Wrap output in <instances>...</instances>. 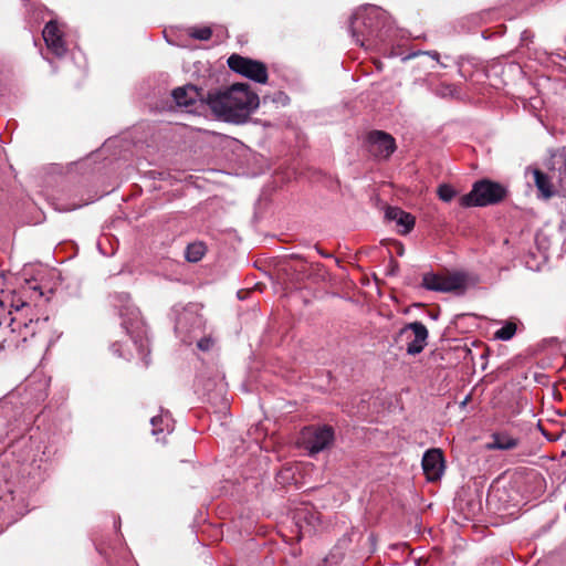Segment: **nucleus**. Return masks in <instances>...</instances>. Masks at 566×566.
<instances>
[{"label":"nucleus","instance_id":"1","mask_svg":"<svg viewBox=\"0 0 566 566\" xmlns=\"http://www.w3.org/2000/svg\"><path fill=\"white\" fill-rule=\"evenodd\" d=\"M259 96L249 84L235 83L227 90L208 96V105L216 116L235 124L247 120L259 106Z\"/></svg>","mask_w":566,"mask_h":566},{"label":"nucleus","instance_id":"2","mask_svg":"<svg viewBox=\"0 0 566 566\" xmlns=\"http://www.w3.org/2000/svg\"><path fill=\"white\" fill-rule=\"evenodd\" d=\"M506 190L497 182L481 180L473 185L472 190L460 198L462 207H483L501 201Z\"/></svg>","mask_w":566,"mask_h":566},{"label":"nucleus","instance_id":"3","mask_svg":"<svg viewBox=\"0 0 566 566\" xmlns=\"http://www.w3.org/2000/svg\"><path fill=\"white\" fill-rule=\"evenodd\" d=\"M120 316L123 318V326L133 338L140 358L145 359L148 354V340L139 310L133 304H125L120 311Z\"/></svg>","mask_w":566,"mask_h":566},{"label":"nucleus","instance_id":"4","mask_svg":"<svg viewBox=\"0 0 566 566\" xmlns=\"http://www.w3.org/2000/svg\"><path fill=\"white\" fill-rule=\"evenodd\" d=\"M228 65L235 73L256 83L265 84L268 82V67L260 61L232 54L228 59Z\"/></svg>","mask_w":566,"mask_h":566},{"label":"nucleus","instance_id":"5","mask_svg":"<svg viewBox=\"0 0 566 566\" xmlns=\"http://www.w3.org/2000/svg\"><path fill=\"white\" fill-rule=\"evenodd\" d=\"M422 286L427 290L442 293L462 292L467 287V277L462 273L448 275L426 273L422 277Z\"/></svg>","mask_w":566,"mask_h":566},{"label":"nucleus","instance_id":"6","mask_svg":"<svg viewBox=\"0 0 566 566\" xmlns=\"http://www.w3.org/2000/svg\"><path fill=\"white\" fill-rule=\"evenodd\" d=\"M398 338L406 342L407 354L415 356L426 347L428 329L421 322L409 323L399 331Z\"/></svg>","mask_w":566,"mask_h":566},{"label":"nucleus","instance_id":"7","mask_svg":"<svg viewBox=\"0 0 566 566\" xmlns=\"http://www.w3.org/2000/svg\"><path fill=\"white\" fill-rule=\"evenodd\" d=\"M334 438L331 427L305 428L301 432L302 444L310 453H317L328 447Z\"/></svg>","mask_w":566,"mask_h":566},{"label":"nucleus","instance_id":"8","mask_svg":"<svg viewBox=\"0 0 566 566\" xmlns=\"http://www.w3.org/2000/svg\"><path fill=\"white\" fill-rule=\"evenodd\" d=\"M422 469L428 481L441 479L444 472V459L440 449L428 450L422 458Z\"/></svg>","mask_w":566,"mask_h":566},{"label":"nucleus","instance_id":"9","mask_svg":"<svg viewBox=\"0 0 566 566\" xmlns=\"http://www.w3.org/2000/svg\"><path fill=\"white\" fill-rule=\"evenodd\" d=\"M396 149L395 139L384 133L374 132L369 136V151L379 158H388Z\"/></svg>","mask_w":566,"mask_h":566},{"label":"nucleus","instance_id":"10","mask_svg":"<svg viewBox=\"0 0 566 566\" xmlns=\"http://www.w3.org/2000/svg\"><path fill=\"white\" fill-rule=\"evenodd\" d=\"M43 39L46 43V46L56 56H62L65 54L66 48L62 39V32L55 22L50 21L46 23L43 30Z\"/></svg>","mask_w":566,"mask_h":566},{"label":"nucleus","instance_id":"11","mask_svg":"<svg viewBox=\"0 0 566 566\" xmlns=\"http://www.w3.org/2000/svg\"><path fill=\"white\" fill-rule=\"evenodd\" d=\"M526 174H531L533 182L538 191L537 197L543 200L553 198L557 190L552 182V179L537 168H527Z\"/></svg>","mask_w":566,"mask_h":566},{"label":"nucleus","instance_id":"12","mask_svg":"<svg viewBox=\"0 0 566 566\" xmlns=\"http://www.w3.org/2000/svg\"><path fill=\"white\" fill-rule=\"evenodd\" d=\"M385 217L389 221L396 222L401 229L398 230L401 234L409 233L415 227V217L397 207H388Z\"/></svg>","mask_w":566,"mask_h":566},{"label":"nucleus","instance_id":"13","mask_svg":"<svg viewBox=\"0 0 566 566\" xmlns=\"http://www.w3.org/2000/svg\"><path fill=\"white\" fill-rule=\"evenodd\" d=\"M172 97L178 106L189 107L201 98V93L196 86L187 85L174 90Z\"/></svg>","mask_w":566,"mask_h":566},{"label":"nucleus","instance_id":"14","mask_svg":"<svg viewBox=\"0 0 566 566\" xmlns=\"http://www.w3.org/2000/svg\"><path fill=\"white\" fill-rule=\"evenodd\" d=\"M14 311H10L9 314L11 315V322L10 326L13 332H21L22 327L28 328L29 323L25 322L22 317V312L30 310V305L25 302L18 301L17 303H13L11 305Z\"/></svg>","mask_w":566,"mask_h":566},{"label":"nucleus","instance_id":"15","mask_svg":"<svg viewBox=\"0 0 566 566\" xmlns=\"http://www.w3.org/2000/svg\"><path fill=\"white\" fill-rule=\"evenodd\" d=\"M517 446V440L506 433H494L488 449L511 450Z\"/></svg>","mask_w":566,"mask_h":566},{"label":"nucleus","instance_id":"16","mask_svg":"<svg viewBox=\"0 0 566 566\" xmlns=\"http://www.w3.org/2000/svg\"><path fill=\"white\" fill-rule=\"evenodd\" d=\"M206 253V247L202 242H195L187 247L186 259L189 262H198L202 259Z\"/></svg>","mask_w":566,"mask_h":566},{"label":"nucleus","instance_id":"17","mask_svg":"<svg viewBox=\"0 0 566 566\" xmlns=\"http://www.w3.org/2000/svg\"><path fill=\"white\" fill-rule=\"evenodd\" d=\"M516 332V325L514 323H507L499 331L495 332V338L502 340L511 339Z\"/></svg>","mask_w":566,"mask_h":566},{"label":"nucleus","instance_id":"18","mask_svg":"<svg viewBox=\"0 0 566 566\" xmlns=\"http://www.w3.org/2000/svg\"><path fill=\"white\" fill-rule=\"evenodd\" d=\"M455 193V190L449 185H441L438 188V196L444 202L451 201Z\"/></svg>","mask_w":566,"mask_h":566},{"label":"nucleus","instance_id":"19","mask_svg":"<svg viewBox=\"0 0 566 566\" xmlns=\"http://www.w3.org/2000/svg\"><path fill=\"white\" fill-rule=\"evenodd\" d=\"M211 34H212V31L208 27L197 28L190 32V35L192 38L198 39V40H203V41L209 40L211 38Z\"/></svg>","mask_w":566,"mask_h":566},{"label":"nucleus","instance_id":"20","mask_svg":"<svg viewBox=\"0 0 566 566\" xmlns=\"http://www.w3.org/2000/svg\"><path fill=\"white\" fill-rule=\"evenodd\" d=\"M150 422H151V426L154 427V429H153L154 434H157L158 432L163 431V429H157V426L159 423L164 422V418L161 416L153 417Z\"/></svg>","mask_w":566,"mask_h":566},{"label":"nucleus","instance_id":"21","mask_svg":"<svg viewBox=\"0 0 566 566\" xmlns=\"http://www.w3.org/2000/svg\"><path fill=\"white\" fill-rule=\"evenodd\" d=\"M212 346V342L211 339L209 338H206V339H201L199 343H198V347L201 349V350H208L210 349Z\"/></svg>","mask_w":566,"mask_h":566},{"label":"nucleus","instance_id":"22","mask_svg":"<svg viewBox=\"0 0 566 566\" xmlns=\"http://www.w3.org/2000/svg\"><path fill=\"white\" fill-rule=\"evenodd\" d=\"M562 157H563L562 170L566 174V151L563 153Z\"/></svg>","mask_w":566,"mask_h":566},{"label":"nucleus","instance_id":"23","mask_svg":"<svg viewBox=\"0 0 566 566\" xmlns=\"http://www.w3.org/2000/svg\"><path fill=\"white\" fill-rule=\"evenodd\" d=\"M430 56H431L432 59H434L436 61H439V53H437V52H432V53H430Z\"/></svg>","mask_w":566,"mask_h":566},{"label":"nucleus","instance_id":"24","mask_svg":"<svg viewBox=\"0 0 566 566\" xmlns=\"http://www.w3.org/2000/svg\"><path fill=\"white\" fill-rule=\"evenodd\" d=\"M403 253V247L399 243L398 244V254L402 255Z\"/></svg>","mask_w":566,"mask_h":566},{"label":"nucleus","instance_id":"25","mask_svg":"<svg viewBox=\"0 0 566 566\" xmlns=\"http://www.w3.org/2000/svg\"><path fill=\"white\" fill-rule=\"evenodd\" d=\"M441 95H447V90H443V92L440 93Z\"/></svg>","mask_w":566,"mask_h":566},{"label":"nucleus","instance_id":"26","mask_svg":"<svg viewBox=\"0 0 566 566\" xmlns=\"http://www.w3.org/2000/svg\"><path fill=\"white\" fill-rule=\"evenodd\" d=\"M441 95H447V90H443V92L440 93Z\"/></svg>","mask_w":566,"mask_h":566}]
</instances>
